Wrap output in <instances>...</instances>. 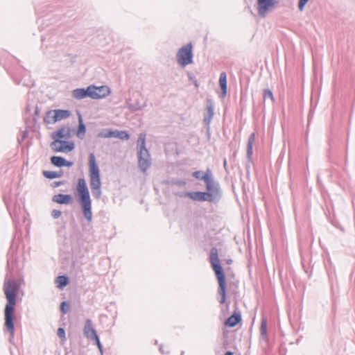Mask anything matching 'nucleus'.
<instances>
[{
  "label": "nucleus",
  "instance_id": "nucleus-36",
  "mask_svg": "<svg viewBox=\"0 0 355 355\" xmlns=\"http://www.w3.org/2000/svg\"><path fill=\"white\" fill-rule=\"evenodd\" d=\"M92 341H94V343L96 345V346L101 353V355H103V347L101 343L99 336L97 338L93 340Z\"/></svg>",
  "mask_w": 355,
  "mask_h": 355
},
{
  "label": "nucleus",
  "instance_id": "nucleus-51",
  "mask_svg": "<svg viewBox=\"0 0 355 355\" xmlns=\"http://www.w3.org/2000/svg\"><path fill=\"white\" fill-rule=\"evenodd\" d=\"M184 352L182 351L181 353H180V355H184Z\"/></svg>",
  "mask_w": 355,
  "mask_h": 355
},
{
  "label": "nucleus",
  "instance_id": "nucleus-3",
  "mask_svg": "<svg viewBox=\"0 0 355 355\" xmlns=\"http://www.w3.org/2000/svg\"><path fill=\"white\" fill-rule=\"evenodd\" d=\"M19 288L20 285L16 280H8L4 282L3 290L7 300L4 308V316L9 326H12V315H15Z\"/></svg>",
  "mask_w": 355,
  "mask_h": 355
},
{
  "label": "nucleus",
  "instance_id": "nucleus-15",
  "mask_svg": "<svg viewBox=\"0 0 355 355\" xmlns=\"http://www.w3.org/2000/svg\"><path fill=\"white\" fill-rule=\"evenodd\" d=\"M71 96L74 99L82 100L87 97L92 98L90 85L86 88H76L71 92Z\"/></svg>",
  "mask_w": 355,
  "mask_h": 355
},
{
  "label": "nucleus",
  "instance_id": "nucleus-11",
  "mask_svg": "<svg viewBox=\"0 0 355 355\" xmlns=\"http://www.w3.org/2000/svg\"><path fill=\"white\" fill-rule=\"evenodd\" d=\"M92 99L98 100L107 97L111 92L110 88L107 85L96 86L90 85Z\"/></svg>",
  "mask_w": 355,
  "mask_h": 355
},
{
  "label": "nucleus",
  "instance_id": "nucleus-50",
  "mask_svg": "<svg viewBox=\"0 0 355 355\" xmlns=\"http://www.w3.org/2000/svg\"><path fill=\"white\" fill-rule=\"evenodd\" d=\"M194 85H195V86H196V87H198V83H197V80H195V82H194Z\"/></svg>",
  "mask_w": 355,
  "mask_h": 355
},
{
  "label": "nucleus",
  "instance_id": "nucleus-40",
  "mask_svg": "<svg viewBox=\"0 0 355 355\" xmlns=\"http://www.w3.org/2000/svg\"><path fill=\"white\" fill-rule=\"evenodd\" d=\"M174 184L179 187H184L186 184V182L184 180H178L175 181Z\"/></svg>",
  "mask_w": 355,
  "mask_h": 355
},
{
  "label": "nucleus",
  "instance_id": "nucleus-33",
  "mask_svg": "<svg viewBox=\"0 0 355 355\" xmlns=\"http://www.w3.org/2000/svg\"><path fill=\"white\" fill-rule=\"evenodd\" d=\"M60 310L62 314H66L69 310V304L67 301H63L60 303Z\"/></svg>",
  "mask_w": 355,
  "mask_h": 355
},
{
  "label": "nucleus",
  "instance_id": "nucleus-14",
  "mask_svg": "<svg viewBox=\"0 0 355 355\" xmlns=\"http://www.w3.org/2000/svg\"><path fill=\"white\" fill-rule=\"evenodd\" d=\"M84 336L93 340L98 337L96 329L92 325V321L90 319H87L83 329Z\"/></svg>",
  "mask_w": 355,
  "mask_h": 355
},
{
  "label": "nucleus",
  "instance_id": "nucleus-47",
  "mask_svg": "<svg viewBox=\"0 0 355 355\" xmlns=\"http://www.w3.org/2000/svg\"><path fill=\"white\" fill-rule=\"evenodd\" d=\"M188 78L189 80H192L194 76L192 73H188Z\"/></svg>",
  "mask_w": 355,
  "mask_h": 355
},
{
  "label": "nucleus",
  "instance_id": "nucleus-6",
  "mask_svg": "<svg viewBox=\"0 0 355 355\" xmlns=\"http://www.w3.org/2000/svg\"><path fill=\"white\" fill-rule=\"evenodd\" d=\"M137 150L139 168L143 173H145L152 164L150 154L146 146V135H139Z\"/></svg>",
  "mask_w": 355,
  "mask_h": 355
},
{
  "label": "nucleus",
  "instance_id": "nucleus-49",
  "mask_svg": "<svg viewBox=\"0 0 355 355\" xmlns=\"http://www.w3.org/2000/svg\"><path fill=\"white\" fill-rule=\"evenodd\" d=\"M226 263L227 264H231L232 263V260L231 259H227Z\"/></svg>",
  "mask_w": 355,
  "mask_h": 355
},
{
  "label": "nucleus",
  "instance_id": "nucleus-23",
  "mask_svg": "<svg viewBox=\"0 0 355 355\" xmlns=\"http://www.w3.org/2000/svg\"><path fill=\"white\" fill-rule=\"evenodd\" d=\"M53 111L55 114V120L57 122L68 119L71 114V111L69 110L56 109L53 110Z\"/></svg>",
  "mask_w": 355,
  "mask_h": 355
},
{
  "label": "nucleus",
  "instance_id": "nucleus-27",
  "mask_svg": "<svg viewBox=\"0 0 355 355\" xmlns=\"http://www.w3.org/2000/svg\"><path fill=\"white\" fill-rule=\"evenodd\" d=\"M43 175L49 180L61 178L63 175V171L62 170L59 171H43Z\"/></svg>",
  "mask_w": 355,
  "mask_h": 355
},
{
  "label": "nucleus",
  "instance_id": "nucleus-19",
  "mask_svg": "<svg viewBox=\"0 0 355 355\" xmlns=\"http://www.w3.org/2000/svg\"><path fill=\"white\" fill-rule=\"evenodd\" d=\"M12 78L16 85L21 84L22 85L27 87L33 86V80L31 79L30 76L27 74L24 75L21 78H19L17 74H14L12 76Z\"/></svg>",
  "mask_w": 355,
  "mask_h": 355
},
{
  "label": "nucleus",
  "instance_id": "nucleus-7",
  "mask_svg": "<svg viewBox=\"0 0 355 355\" xmlns=\"http://www.w3.org/2000/svg\"><path fill=\"white\" fill-rule=\"evenodd\" d=\"M177 61L180 66L185 67L193 62V45L191 42L179 49L177 55Z\"/></svg>",
  "mask_w": 355,
  "mask_h": 355
},
{
  "label": "nucleus",
  "instance_id": "nucleus-46",
  "mask_svg": "<svg viewBox=\"0 0 355 355\" xmlns=\"http://www.w3.org/2000/svg\"><path fill=\"white\" fill-rule=\"evenodd\" d=\"M159 352H160L162 354H168V352H165L164 351V349H162V345H160V347H159Z\"/></svg>",
  "mask_w": 355,
  "mask_h": 355
},
{
  "label": "nucleus",
  "instance_id": "nucleus-43",
  "mask_svg": "<svg viewBox=\"0 0 355 355\" xmlns=\"http://www.w3.org/2000/svg\"><path fill=\"white\" fill-rule=\"evenodd\" d=\"M223 167H224V169L225 170V171L228 173L226 158H225L223 159Z\"/></svg>",
  "mask_w": 355,
  "mask_h": 355
},
{
  "label": "nucleus",
  "instance_id": "nucleus-32",
  "mask_svg": "<svg viewBox=\"0 0 355 355\" xmlns=\"http://www.w3.org/2000/svg\"><path fill=\"white\" fill-rule=\"evenodd\" d=\"M263 99L264 100H266L268 98L270 99L272 102L275 101V98H274V95H273V93L272 92V90H270V89L267 88V89H265L263 90Z\"/></svg>",
  "mask_w": 355,
  "mask_h": 355
},
{
  "label": "nucleus",
  "instance_id": "nucleus-8",
  "mask_svg": "<svg viewBox=\"0 0 355 355\" xmlns=\"http://www.w3.org/2000/svg\"><path fill=\"white\" fill-rule=\"evenodd\" d=\"M256 8L259 17L265 18L277 5V0H256Z\"/></svg>",
  "mask_w": 355,
  "mask_h": 355
},
{
  "label": "nucleus",
  "instance_id": "nucleus-5",
  "mask_svg": "<svg viewBox=\"0 0 355 355\" xmlns=\"http://www.w3.org/2000/svg\"><path fill=\"white\" fill-rule=\"evenodd\" d=\"M89 184L93 196L99 199L101 196V179L100 169L94 153L89 155Z\"/></svg>",
  "mask_w": 355,
  "mask_h": 355
},
{
  "label": "nucleus",
  "instance_id": "nucleus-17",
  "mask_svg": "<svg viewBox=\"0 0 355 355\" xmlns=\"http://www.w3.org/2000/svg\"><path fill=\"white\" fill-rule=\"evenodd\" d=\"M242 318L239 311H234V313L224 322L225 327L233 328L241 322Z\"/></svg>",
  "mask_w": 355,
  "mask_h": 355
},
{
  "label": "nucleus",
  "instance_id": "nucleus-21",
  "mask_svg": "<svg viewBox=\"0 0 355 355\" xmlns=\"http://www.w3.org/2000/svg\"><path fill=\"white\" fill-rule=\"evenodd\" d=\"M219 86L221 90L220 96L224 98L227 96V74L225 71L221 72L220 74Z\"/></svg>",
  "mask_w": 355,
  "mask_h": 355
},
{
  "label": "nucleus",
  "instance_id": "nucleus-34",
  "mask_svg": "<svg viewBox=\"0 0 355 355\" xmlns=\"http://www.w3.org/2000/svg\"><path fill=\"white\" fill-rule=\"evenodd\" d=\"M128 108L130 110H132L133 112H135V111L141 110L142 107L140 105V103L138 101H137L135 103H129L128 104Z\"/></svg>",
  "mask_w": 355,
  "mask_h": 355
},
{
  "label": "nucleus",
  "instance_id": "nucleus-37",
  "mask_svg": "<svg viewBox=\"0 0 355 355\" xmlns=\"http://www.w3.org/2000/svg\"><path fill=\"white\" fill-rule=\"evenodd\" d=\"M309 0H299L298 1V9L302 11L304 9L305 6Z\"/></svg>",
  "mask_w": 355,
  "mask_h": 355
},
{
  "label": "nucleus",
  "instance_id": "nucleus-42",
  "mask_svg": "<svg viewBox=\"0 0 355 355\" xmlns=\"http://www.w3.org/2000/svg\"><path fill=\"white\" fill-rule=\"evenodd\" d=\"M63 184H64V182L62 181H56L53 183V187H58L62 185Z\"/></svg>",
  "mask_w": 355,
  "mask_h": 355
},
{
  "label": "nucleus",
  "instance_id": "nucleus-1",
  "mask_svg": "<svg viewBox=\"0 0 355 355\" xmlns=\"http://www.w3.org/2000/svg\"><path fill=\"white\" fill-rule=\"evenodd\" d=\"M205 191H185L176 195L180 198L188 197L198 202H218L222 196L219 183L215 180L213 173L204 182Z\"/></svg>",
  "mask_w": 355,
  "mask_h": 355
},
{
  "label": "nucleus",
  "instance_id": "nucleus-18",
  "mask_svg": "<svg viewBox=\"0 0 355 355\" xmlns=\"http://www.w3.org/2000/svg\"><path fill=\"white\" fill-rule=\"evenodd\" d=\"M255 141V133L252 132L248 137V144H247V150H246V157L248 159V164L246 166L247 168H250V162L252 161V155H253V144Z\"/></svg>",
  "mask_w": 355,
  "mask_h": 355
},
{
  "label": "nucleus",
  "instance_id": "nucleus-13",
  "mask_svg": "<svg viewBox=\"0 0 355 355\" xmlns=\"http://www.w3.org/2000/svg\"><path fill=\"white\" fill-rule=\"evenodd\" d=\"M58 143L60 145L59 146H53V148H52L55 152L69 153L75 148V144L72 141L60 140Z\"/></svg>",
  "mask_w": 355,
  "mask_h": 355
},
{
  "label": "nucleus",
  "instance_id": "nucleus-28",
  "mask_svg": "<svg viewBox=\"0 0 355 355\" xmlns=\"http://www.w3.org/2000/svg\"><path fill=\"white\" fill-rule=\"evenodd\" d=\"M51 163L56 167H64L65 158L62 156L53 155L50 158Z\"/></svg>",
  "mask_w": 355,
  "mask_h": 355
},
{
  "label": "nucleus",
  "instance_id": "nucleus-48",
  "mask_svg": "<svg viewBox=\"0 0 355 355\" xmlns=\"http://www.w3.org/2000/svg\"><path fill=\"white\" fill-rule=\"evenodd\" d=\"M224 355H234V352L232 351H227Z\"/></svg>",
  "mask_w": 355,
  "mask_h": 355
},
{
  "label": "nucleus",
  "instance_id": "nucleus-44",
  "mask_svg": "<svg viewBox=\"0 0 355 355\" xmlns=\"http://www.w3.org/2000/svg\"><path fill=\"white\" fill-rule=\"evenodd\" d=\"M31 110H32V107H31V105L29 104H28L26 107V113L31 112Z\"/></svg>",
  "mask_w": 355,
  "mask_h": 355
},
{
  "label": "nucleus",
  "instance_id": "nucleus-30",
  "mask_svg": "<svg viewBox=\"0 0 355 355\" xmlns=\"http://www.w3.org/2000/svg\"><path fill=\"white\" fill-rule=\"evenodd\" d=\"M260 334L262 339H266L267 338V320L265 318H262L260 326Z\"/></svg>",
  "mask_w": 355,
  "mask_h": 355
},
{
  "label": "nucleus",
  "instance_id": "nucleus-39",
  "mask_svg": "<svg viewBox=\"0 0 355 355\" xmlns=\"http://www.w3.org/2000/svg\"><path fill=\"white\" fill-rule=\"evenodd\" d=\"M39 115H40V110H39L37 105H36L35 107V112H34V115L33 117V122L35 123L37 121V117L39 116Z\"/></svg>",
  "mask_w": 355,
  "mask_h": 355
},
{
  "label": "nucleus",
  "instance_id": "nucleus-9",
  "mask_svg": "<svg viewBox=\"0 0 355 355\" xmlns=\"http://www.w3.org/2000/svg\"><path fill=\"white\" fill-rule=\"evenodd\" d=\"M100 138H118L122 140H128L130 139V134L126 130H104L98 134Z\"/></svg>",
  "mask_w": 355,
  "mask_h": 355
},
{
  "label": "nucleus",
  "instance_id": "nucleus-10",
  "mask_svg": "<svg viewBox=\"0 0 355 355\" xmlns=\"http://www.w3.org/2000/svg\"><path fill=\"white\" fill-rule=\"evenodd\" d=\"M71 129L70 128H66L64 126L54 131L51 134V137L53 139V141L50 144L51 148H53V146H55L58 141L63 140L62 139H69L71 137Z\"/></svg>",
  "mask_w": 355,
  "mask_h": 355
},
{
  "label": "nucleus",
  "instance_id": "nucleus-2",
  "mask_svg": "<svg viewBox=\"0 0 355 355\" xmlns=\"http://www.w3.org/2000/svg\"><path fill=\"white\" fill-rule=\"evenodd\" d=\"M209 262L218 284V293L220 296L218 302L220 304H224L226 301L227 294L226 275L220 261L218 249L216 247H213L210 250Z\"/></svg>",
  "mask_w": 355,
  "mask_h": 355
},
{
  "label": "nucleus",
  "instance_id": "nucleus-38",
  "mask_svg": "<svg viewBox=\"0 0 355 355\" xmlns=\"http://www.w3.org/2000/svg\"><path fill=\"white\" fill-rule=\"evenodd\" d=\"M61 215H62V211L60 210L53 209L51 211V216L54 219H57V218H60L61 216Z\"/></svg>",
  "mask_w": 355,
  "mask_h": 355
},
{
  "label": "nucleus",
  "instance_id": "nucleus-16",
  "mask_svg": "<svg viewBox=\"0 0 355 355\" xmlns=\"http://www.w3.org/2000/svg\"><path fill=\"white\" fill-rule=\"evenodd\" d=\"M52 201L60 205H70L73 202V198L71 194L58 193L54 195Z\"/></svg>",
  "mask_w": 355,
  "mask_h": 355
},
{
  "label": "nucleus",
  "instance_id": "nucleus-26",
  "mask_svg": "<svg viewBox=\"0 0 355 355\" xmlns=\"http://www.w3.org/2000/svg\"><path fill=\"white\" fill-rule=\"evenodd\" d=\"M16 263V259L14 257V251L12 248L10 249L7 254V269L10 272L14 270L15 265Z\"/></svg>",
  "mask_w": 355,
  "mask_h": 355
},
{
  "label": "nucleus",
  "instance_id": "nucleus-4",
  "mask_svg": "<svg viewBox=\"0 0 355 355\" xmlns=\"http://www.w3.org/2000/svg\"><path fill=\"white\" fill-rule=\"evenodd\" d=\"M77 202L80 207L85 218L92 222L93 218L92 199L87 182L83 178L78 180L76 184Z\"/></svg>",
  "mask_w": 355,
  "mask_h": 355
},
{
  "label": "nucleus",
  "instance_id": "nucleus-29",
  "mask_svg": "<svg viewBox=\"0 0 355 355\" xmlns=\"http://www.w3.org/2000/svg\"><path fill=\"white\" fill-rule=\"evenodd\" d=\"M44 122L46 124H54L57 121L55 120L53 110L47 111L44 116Z\"/></svg>",
  "mask_w": 355,
  "mask_h": 355
},
{
  "label": "nucleus",
  "instance_id": "nucleus-22",
  "mask_svg": "<svg viewBox=\"0 0 355 355\" xmlns=\"http://www.w3.org/2000/svg\"><path fill=\"white\" fill-rule=\"evenodd\" d=\"M212 174L211 170L208 168L204 172L202 171H196L192 173V177L198 180L205 182Z\"/></svg>",
  "mask_w": 355,
  "mask_h": 355
},
{
  "label": "nucleus",
  "instance_id": "nucleus-41",
  "mask_svg": "<svg viewBox=\"0 0 355 355\" xmlns=\"http://www.w3.org/2000/svg\"><path fill=\"white\" fill-rule=\"evenodd\" d=\"M73 165V162L71 161H68L65 159L64 163V167H71Z\"/></svg>",
  "mask_w": 355,
  "mask_h": 355
},
{
  "label": "nucleus",
  "instance_id": "nucleus-45",
  "mask_svg": "<svg viewBox=\"0 0 355 355\" xmlns=\"http://www.w3.org/2000/svg\"><path fill=\"white\" fill-rule=\"evenodd\" d=\"M27 135H28V132L27 131H24L23 132V135H22L21 140V141L24 140L26 139V137H27Z\"/></svg>",
  "mask_w": 355,
  "mask_h": 355
},
{
  "label": "nucleus",
  "instance_id": "nucleus-31",
  "mask_svg": "<svg viewBox=\"0 0 355 355\" xmlns=\"http://www.w3.org/2000/svg\"><path fill=\"white\" fill-rule=\"evenodd\" d=\"M5 203H6V205L7 209H8V211H9V214H10V216L12 217V218L13 220H15V219L18 217V212L20 211V208L19 207V208L17 209V207H15L14 208V209H13L12 211H11V210L10 209V206H9V205L7 203V202H6V201H5Z\"/></svg>",
  "mask_w": 355,
  "mask_h": 355
},
{
  "label": "nucleus",
  "instance_id": "nucleus-12",
  "mask_svg": "<svg viewBox=\"0 0 355 355\" xmlns=\"http://www.w3.org/2000/svg\"><path fill=\"white\" fill-rule=\"evenodd\" d=\"M214 105L213 101L211 98L206 99V109L204 113L203 123L207 130L209 132L210 123L214 116Z\"/></svg>",
  "mask_w": 355,
  "mask_h": 355
},
{
  "label": "nucleus",
  "instance_id": "nucleus-20",
  "mask_svg": "<svg viewBox=\"0 0 355 355\" xmlns=\"http://www.w3.org/2000/svg\"><path fill=\"white\" fill-rule=\"evenodd\" d=\"M77 115H78V129L76 131V137L80 139H83L85 137V133H86V125L83 123V119L81 113L80 111L77 110Z\"/></svg>",
  "mask_w": 355,
  "mask_h": 355
},
{
  "label": "nucleus",
  "instance_id": "nucleus-25",
  "mask_svg": "<svg viewBox=\"0 0 355 355\" xmlns=\"http://www.w3.org/2000/svg\"><path fill=\"white\" fill-rule=\"evenodd\" d=\"M69 277L66 275H59L55 279L57 287L61 290L66 287L69 284Z\"/></svg>",
  "mask_w": 355,
  "mask_h": 355
},
{
  "label": "nucleus",
  "instance_id": "nucleus-35",
  "mask_svg": "<svg viewBox=\"0 0 355 355\" xmlns=\"http://www.w3.org/2000/svg\"><path fill=\"white\" fill-rule=\"evenodd\" d=\"M58 336L63 340H66L65 330L62 327H59L57 331Z\"/></svg>",
  "mask_w": 355,
  "mask_h": 355
},
{
  "label": "nucleus",
  "instance_id": "nucleus-24",
  "mask_svg": "<svg viewBox=\"0 0 355 355\" xmlns=\"http://www.w3.org/2000/svg\"><path fill=\"white\" fill-rule=\"evenodd\" d=\"M15 318V315H12V326H9L7 324L6 318L4 317V320H5V322H4V330L8 331L9 333V334H10L9 342L10 343H12V341H13V339H14V337H15V322H14Z\"/></svg>",
  "mask_w": 355,
  "mask_h": 355
}]
</instances>
